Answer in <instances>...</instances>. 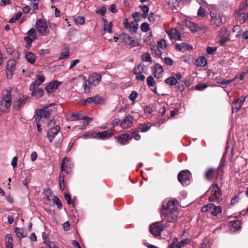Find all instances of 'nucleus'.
<instances>
[{"label": "nucleus", "mask_w": 248, "mask_h": 248, "mask_svg": "<svg viewBox=\"0 0 248 248\" xmlns=\"http://www.w3.org/2000/svg\"><path fill=\"white\" fill-rule=\"evenodd\" d=\"M202 248H210V243L209 240L205 239L202 244Z\"/></svg>", "instance_id": "nucleus-55"}, {"label": "nucleus", "mask_w": 248, "mask_h": 248, "mask_svg": "<svg viewBox=\"0 0 248 248\" xmlns=\"http://www.w3.org/2000/svg\"><path fill=\"white\" fill-rule=\"evenodd\" d=\"M217 50V47L208 46L207 47L206 51L208 54H213Z\"/></svg>", "instance_id": "nucleus-61"}, {"label": "nucleus", "mask_w": 248, "mask_h": 248, "mask_svg": "<svg viewBox=\"0 0 248 248\" xmlns=\"http://www.w3.org/2000/svg\"><path fill=\"white\" fill-rule=\"evenodd\" d=\"M103 101L102 98L99 95H95L93 97H88L87 99L82 100L81 103L84 105L92 104L93 103L101 104Z\"/></svg>", "instance_id": "nucleus-16"}, {"label": "nucleus", "mask_w": 248, "mask_h": 248, "mask_svg": "<svg viewBox=\"0 0 248 248\" xmlns=\"http://www.w3.org/2000/svg\"><path fill=\"white\" fill-rule=\"evenodd\" d=\"M104 29L105 31H107L109 33H111L112 32L111 22L108 23V22L106 19L104 20Z\"/></svg>", "instance_id": "nucleus-36"}, {"label": "nucleus", "mask_w": 248, "mask_h": 248, "mask_svg": "<svg viewBox=\"0 0 248 248\" xmlns=\"http://www.w3.org/2000/svg\"><path fill=\"white\" fill-rule=\"evenodd\" d=\"M164 227L161 222H156L151 225L150 231L152 234L155 237L159 236L163 231Z\"/></svg>", "instance_id": "nucleus-11"}, {"label": "nucleus", "mask_w": 248, "mask_h": 248, "mask_svg": "<svg viewBox=\"0 0 248 248\" xmlns=\"http://www.w3.org/2000/svg\"><path fill=\"white\" fill-rule=\"evenodd\" d=\"M208 86L207 83L199 84L195 86V89L199 91H202Z\"/></svg>", "instance_id": "nucleus-52"}, {"label": "nucleus", "mask_w": 248, "mask_h": 248, "mask_svg": "<svg viewBox=\"0 0 248 248\" xmlns=\"http://www.w3.org/2000/svg\"><path fill=\"white\" fill-rule=\"evenodd\" d=\"M138 28V24L135 21L133 24L131 25V28L129 29V31L132 33L136 32L137 31Z\"/></svg>", "instance_id": "nucleus-51"}, {"label": "nucleus", "mask_w": 248, "mask_h": 248, "mask_svg": "<svg viewBox=\"0 0 248 248\" xmlns=\"http://www.w3.org/2000/svg\"><path fill=\"white\" fill-rule=\"evenodd\" d=\"M16 67V61L14 59L9 60L7 64V69L15 70Z\"/></svg>", "instance_id": "nucleus-41"}, {"label": "nucleus", "mask_w": 248, "mask_h": 248, "mask_svg": "<svg viewBox=\"0 0 248 248\" xmlns=\"http://www.w3.org/2000/svg\"><path fill=\"white\" fill-rule=\"evenodd\" d=\"M152 124L150 123L140 124L137 129L138 131L146 132L149 131L151 128Z\"/></svg>", "instance_id": "nucleus-24"}, {"label": "nucleus", "mask_w": 248, "mask_h": 248, "mask_svg": "<svg viewBox=\"0 0 248 248\" xmlns=\"http://www.w3.org/2000/svg\"><path fill=\"white\" fill-rule=\"evenodd\" d=\"M191 176V173L188 170L181 171L178 175V180L183 185H187Z\"/></svg>", "instance_id": "nucleus-13"}, {"label": "nucleus", "mask_w": 248, "mask_h": 248, "mask_svg": "<svg viewBox=\"0 0 248 248\" xmlns=\"http://www.w3.org/2000/svg\"><path fill=\"white\" fill-rule=\"evenodd\" d=\"M141 10L143 11V14L141 15V17L145 18L147 17L148 13L149 12V7L145 5H142L140 6Z\"/></svg>", "instance_id": "nucleus-42"}, {"label": "nucleus", "mask_w": 248, "mask_h": 248, "mask_svg": "<svg viewBox=\"0 0 248 248\" xmlns=\"http://www.w3.org/2000/svg\"><path fill=\"white\" fill-rule=\"evenodd\" d=\"M45 194L46 197V203H47L52 198H53V193L50 189H48L45 191Z\"/></svg>", "instance_id": "nucleus-40"}, {"label": "nucleus", "mask_w": 248, "mask_h": 248, "mask_svg": "<svg viewBox=\"0 0 248 248\" xmlns=\"http://www.w3.org/2000/svg\"><path fill=\"white\" fill-rule=\"evenodd\" d=\"M12 104L11 92L10 90L3 91L2 97L0 99V110L6 112Z\"/></svg>", "instance_id": "nucleus-1"}, {"label": "nucleus", "mask_w": 248, "mask_h": 248, "mask_svg": "<svg viewBox=\"0 0 248 248\" xmlns=\"http://www.w3.org/2000/svg\"><path fill=\"white\" fill-rule=\"evenodd\" d=\"M124 39L125 40L126 42H128L129 44L133 46H136L139 45V43L137 41L132 39L128 34H124Z\"/></svg>", "instance_id": "nucleus-30"}, {"label": "nucleus", "mask_w": 248, "mask_h": 248, "mask_svg": "<svg viewBox=\"0 0 248 248\" xmlns=\"http://www.w3.org/2000/svg\"><path fill=\"white\" fill-rule=\"evenodd\" d=\"M163 221L167 222L174 223L178 216V211L162 212Z\"/></svg>", "instance_id": "nucleus-9"}, {"label": "nucleus", "mask_w": 248, "mask_h": 248, "mask_svg": "<svg viewBox=\"0 0 248 248\" xmlns=\"http://www.w3.org/2000/svg\"><path fill=\"white\" fill-rule=\"evenodd\" d=\"M241 222L239 220L232 221L230 224L231 229H234L233 231L239 230L241 227Z\"/></svg>", "instance_id": "nucleus-29"}, {"label": "nucleus", "mask_w": 248, "mask_h": 248, "mask_svg": "<svg viewBox=\"0 0 248 248\" xmlns=\"http://www.w3.org/2000/svg\"><path fill=\"white\" fill-rule=\"evenodd\" d=\"M233 32L237 31V33L235 35V37L238 38L241 36L242 31H241V27L239 25L234 26L232 30Z\"/></svg>", "instance_id": "nucleus-46"}, {"label": "nucleus", "mask_w": 248, "mask_h": 248, "mask_svg": "<svg viewBox=\"0 0 248 248\" xmlns=\"http://www.w3.org/2000/svg\"><path fill=\"white\" fill-rule=\"evenodd\" d=\"M190 240L188 239H184L180 242H178V238L176 237H174L172 242L169 245V248H182V247L188 244Z\"/></svg>", "instance_id": "nucleus-14"}, {"label": "nucleus", "mask_w": 248, "mask_h": 248, "mask_svg": "<svg viewBox=\"0 0 248 248\" xmlns=\"http://www.w3.org/2000/svg\"><path fill=\"white\" fill-rule=\"evenodd\" d=\"M117 139L119 143L122 145H124L126 143L127 141L132 139V137L129 134L124 133L118 136Z\"/></svg>", "instance_id": "nucleus-21"}, {"label": "nucleus", "mask_w": 248, "mask_h": 248, "mask_svg": "<svg viewBox=\"0 0 248 248\" xmlns=\"http://www.w3.org/2000/svg\"><path fill=\"white\" fill-rule=\"evenodd\" d=\"M153 71L155 77L158 78H162L163 70L162 66L160 64L158 63L155 64Z\"/></svg>", "instance_id": "nucleus-23"}, {"label": "nucleus", "mask_w": 248, "mask_h": 248, "mask_svg": "<svg viewBox=\"0 0 248 248\" xmlns=\"http://www.w3.org/2000/svg\"><path fill=\"white\" fill-rule=\"evenodd\" d=\"M60 130V127L56 125L54 127L50 128L47 131V137L50 142H52L54 138L58 134Z\"/></svg>", "instance_id": "nucleus-19"}, {"label": "nucleus", "mask_w": 248, "mask_h": 248, "mask_svg": "<svg viewBox=\"0 0 248 248\" xmlns=\"http://www.w3.org/2000/svg\"><path fill=\"white\" fill-rule=\"evenodd\" d=\"M45 79V78L44 75H38L37 76V78L32 83V86L31 87V88H35L38 87V86L44 82Z\"/></svg>", "instance_id": "nucleus-26"}, {"label": "nucleus", "mask_w": 248, "mask_h": 248, "mask_svg": "<svg viewBox=\"0 0 248 248\" xmlns=\"http://www.w3.org/2000/svg\"><path fill=\"white\" fill-rule=\"evenodd\" d=\"M106 12V8L105 6L102 7L100 9H98L96 12L99 13L101 16H104Z\"/></svg>", "instance_id": "nucleus-64"}, {"label": "nucleus", "mask_w": 248, "mask_h": 248, "mask_svg": "<svg viewBox=\"0 0 248 248\" xmlns=\"http://www.w3.org/2000/svg\"><path fill=\"white\" fill-rule=\"evenodd\" d=\"M178 202L175 199H165L162 202V212H174L178 211Z\"/></svg>", "instance_id": "nucleus-6"}, {"label": "nucleus", "mask_w": 248, "mask_h": 248, "mask_svg": "<svg viewBox=\"0 0 248 248\" xmlns=\"http://www.w3.org/2000/svg\"><path fill=\"white\" fill-rule=\"evenodd\" d=\"M229 40H230V38L228 36V35H227L226 36H222L221 39L220 40V44L221 45H224L226 43V42L228 41Z\"/></svg>", "instance_id": "nucleus-62"}, {"label": "nucleus", "mask_w": 248, "mask_h": 248, "mask_svg": "<svg viewBox=\"0 0 248 248\" xmlns=\"http://www.w3.org/2000/svg\"><path fill=\"white\" fill-rule=\"evenodd\" d=\"M235 16L241 23H244L248 19V14L243 12L241 8L235 12Z\"/></svg>", "instance_id": "nucleus-20"}, {"label": "nucleus", "mask_w": 248, "mask_h": 248, "mask_svg": "<svg viewBox=\"0 0 248 248\" xmlns=\"http://www.w3.org/2000/svg\"><path fill=\"white\" fill-rule=\"evenodd\" d=\"M101 80V76L96 73L91 75L86 81H85L84 87L85 92L87 93L90 91V89L92 86H95L98 85Z\"/></svg>", "instance_id": "nucleus-3"}, {"label": "nucleus", "mask_w": 248, "mask_h": 248, "mask_svg": "<svg viewBox=\"0 0 248 248\" xmlns=\"http://www.w3.org/2000/svg\"><path fill=\"white\" fill-rule=\"evenodd\" d=\"M186 44L185 43H182L180 44H176L175 46V48L179 51L184 52L186 50Z\"/></svg>", "instance_id": "nucleus-38"}, {"label": "nucleus", "mask_w": 248, "mask_h": 248, "mask_svg": "<svg viewBox=\"0 0 248 248\" xmlns=\"http://www.w3.org/2000/svg\"><path fill=\"white\" fill-rule=\"evenodd\" d=\"M14 70L6 68V76L8 78L11 79L13 78V75H14Z\"/></svg>", "instance_id": "nucleus-59"}, {"label": "nucleus", "mask_w": 248, "mask_h": 248, "mask_svg": "<svg viewBox=\"0 0 248 248\" xmlns=\"http://www.w3.org/2000/svg\"><path fill=\"white\" fill-rule=\"evenodd\" d=\"M140 28L141 31L144 32H147L150 30L149 25L147 22L142 23L140 26Z\"/></svg>", "instance_id": "nucleus-53"}, {"label": "nucleus", "mask_w": 248, "mask_h": 248, "mask_svg": "<svg viewBox=\"0 0 248 248\" xmlns=\"http://www.w3.org/2000/svg\"><path fill=\"white\" fill-rule=\"evenodd\" d=\"M138 96V93L136 91H132L129 96V99L131 101L135 100Z\"/></svg>", "instance_id": "nucleus-57"}, {"label": "nucleus", "mask_w": 248, "mask_h": 248, "mask_svg": "<svg viewBox=\"0 0 248 248\" xmlns=\"http://www.w3.org/2000/svg\"><path fill=\"white\" fill-rule=\"evenodd\" d=\"M53 202L56 204L57 207L59 209H61L62 208V204L60 200L57 196H54L53 198Z\"/></svg>", "instance_id": "nucleus-50"}, {"label": "nucleus", "mask_w": 248, "mask_h": 248, "mask_svg": "<svg viewBox=\"0 0 248 248\" xmlns=\"http://www.w3.org/2000/svg\"><path fill=\"white\" fill-rule=\"evenodd\" d=\"M210 196L209 197V201L210 202H217L220 204L222 201V193L221 190L218 187V184L215 183L211 185L210 187Z\"/></svg>", "instance_id": "nucleus-2"}, {"label": "nucleus", "mask_w": 248, "mask_h": 248, "mask_svg": "<svg viewBox=\"0 0 248 248\" xmlns=\"http://www.w3.org/2000/svg\"><path fill=\"white\" fill-rule=\"evenodd\" d=\"M223 168L219 166L215 169L213 168H208L204 172V177L208 181H212L217 180L219 177L220 172H222Z\"/></svg>", "instance_id": "nucleus-5"}, {"label": "nucleus", "mask_w": 248, "mask_h": 248, "mask_svg": "<svg viewBox=\"0 0 248 248\" xmlns=\"http://www.w3.org/2000/svg\"><path fill=\"white\" fill-rule=\"evenodd\" d=\"M133 117L128 115L126 116L124 119L121 122L120 126L124 129H126L130 127L133 125Z\"/></svg>", "instance_id": "nucleus-18"}, {"label": "nucleus", "mask_w": 248, "mask_h": 248, "mask_svg": "<svg viewBox=\"0 0 248 248\" xmlns=\"http://www.w3.org/2000/svg\"><path fill=\"white\" fill-rule=\"evenodd\" d=\"M26 60L31 64H33L36 60L35 55L31 52H28L26 54Z\"/></svg>", "instance_id": "nucleus-31"}, {"label": "nucleus", "mask_w": 248, "mask_h": 248, "mask_svg": "<svg viewBox=\"0 0 248 248\" xmlns=\"http://www.w3.org/2000/svg\"><path fill=\"white\" fill-rule=\"evenodd\" d=\"M243 105L241 103H239L236 101L232 106V113L237 112L241 108Z\"/></svg>", "instance_id": "nucleus-43"}, {"label": "nucleus", "mask_w": 248, "mask_h": 248, "mask_svg": "<svg viewBox=\"0 0 248 248\" xmlns=\"http://www.w3.org/2000/svg\"><path fill=\"white\" fill-rule=\"evenodd\" d=\"M112 129H109L99 132H94L93 134V137L101 139H108L112 135Z\"/></svg>", "instance_id": "nucleus-17"}, {"label": "nucleus", "mask_w": 248, "mask_h": 248, "mask_svg": "<svg viewBox=\"0 0 248 248\" xmlns=\"http://www.w3.org/2000/svg\"><path fill=\"white\" fill-rule=\"evenodd\" d=\"M37 31L42 35L45 36L48 33L46 22L42 19L38 20L35 24Z\"/></svg>", "instance_id": "nucleus-10"}, {"label": "nucleus", "mask_w": 248, "mask_h": 248, "mask_svg": "<svg viewBox=\"0 0 248 248\" xmlns=\"http://www.w3.org/2000/svg\"><path fill=\"white\" fill-rule=\"evenodd\" d=\"M28 97L27 96L22 94H19L13 101V107L16 110H19L26 104Z\"/></svg>", "instance_id": "nucleus-7"}, {"label": "nucleus", "mask_w": 248, "mask_h": 248, "mask_svg": "<svg viewBox=\"0 0 248 248\" xmlns=\"http://www.w3.org/2000/svg\"><path fill=\"white\" fill-rule=\"evenodd\" d=\"M164 61H165V63L170 66H171L173 64V60L170 58H169V57L165 58L164 59Z\"/></svg>", "instance_id": "nucleus-63"}, {"label": "nucleus", "mask_w": 248, "mask_h": 248, "mask_svg": "<svg viewBox=\"0 0 248 248\" xmlns=\"http://www.w3.org/2000/svg\"><path fill=\"white\" fill-rule=\"evenodd\" d=\"M214 204L210 203L204 205L202 208L201 211L202 212H209L211 213L214 208Z\"/></svg>", "instance_id": "nucleus-37"}, {"label": "nucleus", "mask_w": 248, "mask_h": 248, "mask_svg": "<svg viewBox=\"0 0 248 248\" xmlns=\"http://www.w3.org/2000/svg\"><path fill=\"white\" fill-rule=\"evenodd\" d=\"M195 63L197 66H204L207 64V60L203 57H200L196 60Z\"/></svg>", "instance_id": "nucleus-32"}, {"label": "nucleus", "mask_w": 248, "mask_h": 248, "mask_svg": "<svg viewBox=\"0 0 248 248\" xmlns=\"http://www.w3.org/2000/svg\"><path fill=\"white\" fill-rule=\"evenodd\" d=\"M133 23V22L129 23L127 18L124 19L123 21V24L124 25V27L127 29H129Z\"/></svg>", "instance_id": "nucleus-56"}, {"label": "nucleus", "mask_w": 248, "mask_h": 248, "mask_svg": "<svg viewBox=\"0 0 248 248\" xmlns=\"http://www.w3.org/2000/svg\"><path fill=\"white\" fill-rule=\"evenodd\" d=\"M5 245L6 248H13V239L11 234L5 236Z\"/></svg>", "instance_id": "nucleus-27"}, {"label": "nucleus", "mask_w": 248, "mask_h": 248, "mask_svg": "<svg viewBox=\"0 0 248 248\" xmlns=\"http://www.w3.org/2000/svg\"><path fill=\"white\" fill-rule=\"evenodd\" d=\"M210 24L213 28H219L222 25V17L218 11L216 9L212 10L210 11Z\"/></svg>", "instance_id": "nucleus-4"}, {"label": "nucleus", "mask_w": 248, "mask_h": 248, "mask_svg": "<svg viewBox=\"0 0 248 248\" xmlns=\"http://www.w3.org/2000/svg\"><path fill=\"white\" fill-rule=\"evenodd\" d=\"M147 84L149 86L153 87L155 84V81L153 77L149 76L147 78Z\"/></svg>", "instance_id": "nucleus-48"}, {"label": "nucleus", "mask_w": 248, "mask_h": 248, "mask_svg": "<svg viewBox=\"0 0 248 248\" xmlns=\"http://www.w3.org/2000/svg\"><path fill=\"white\" fill-rule=\"evenodd\" d=\"M177 31V30L173 29L167 32L168 35L169 36V38H170V40H172L174 39V38H175V35L176 34Z\"/></svg>", "instance_id": "nucleus-47"}, {"label": "nucleus", "mask_w": 248, "mask_h": 248, "mask_svg": "<svg viewBox=\"0 0 248 248\" xmlns=\"http://www.w3.org/2000/svg\"><path fill=\"white\" fill-rule=\"evenodd\" d=\"M165 82L170 86L176 85L178 83V80L174 77L168 78L165 80Z\"/></svg>", "instance_id": "nucleus-34"}, {"label": "nucleus", "mask_w": 248, "mask_h": 248, "mask_svg": "<svg viewBox=\"0 0 248 248\" xmlns=\"http://www.w3.org/2000/svg\"><path fill=\"white\" fill-rule=\"evenodd\" d=\"M44 243L48 248H54V247L56 246L53 242L47 240H45Z\"/></svg>", "instance_id": "nucleus-60"}, {"label": "nucleus", "mask_w": 248, "mask_h": 248, "mask_svg": "<svg viewBox=\"0 0 248 248\" xmlns=\"http://www.w3.org/2000/svg\"><path fill=\"white\" fill-rule=\"evenodd\" d=\"M141 58L143 61L146 62H151L152 59L150 55L148 53H144L141 56Z\"/></svg>", "instance_id": "nucleus-45"}, {"label": "nucleus", "mask_w": 248, "mask_h": 248, "mask_svg": "<svg viewBox=\"0 0 248 248\" xmlns=\"http://www.w3.org/2000/svg\"><path fill=\"white\" fill-rule=\"evenodd\" d=\"M186 26L192 32H196L202 31L205 32L207 30V28L204 26H200L197 23L189 21L187 22Z\"/></svg>", "instance_id": "nucleus-15"}, {"label": "nucleus", "mask_w": 248, "mask_h": 248, "mask_svg": "<svg viewBox=\"0 0 248 248\" xmlns=\"http://www.w3.org/2000/svg\"><path fill=\"white\" fill-rule=\"evenodd\" d=\"M69 119L71 121L78 120H80V119H85V120L86 119L87 120V124H88L89 123H90L92 120V118H90L89 117H80V116L79 115V114L78 113H72L69 114Z\"/></svg>", "instance_id": "nucleus-22"}, {"label": "nucleus", "mask_w": 248, "mask_h": 248, "mask_svg": "<svg viewBox=\"0 0 248 248\" xmlns=\"http://www.w3.org/2000/svg\"><path fill=\"white\" fill-rule=\"evenodd\" d=\"M139 131H138V130L136 128L134 130H132L130 133H131V137L132 138L136 140H139L140 139V135L138 133Z\"/></svg>", "instance_id": "nucleus-35"}, {"label": "nucleus", "mask_w": 248, "mask_h": 248, "mask_svg": "<svg viewBox=\"0 0 248 248\" xmlns=\"http://www.w3.org/2000/svg\"><path fill=\"white\" fill-rule=\"evenodd\" d=\"M47 107L43 109H38L36 111V116L34 119L36 122H40L42 118H48L51 113L50 109H46Z\"/></svg>", "instance_id": "nucleus-12"}, {"label": "nucleus", "mask_w": 248, "mask_h": 248, "mask_svg": "<svg viewBox=\"0 0 248 248\" xmlns=\"http://www.w3.org/2000/svg\"><path fill=\"white\" fill-rule=\"evenodd\" d=\"M31 89L32 91V95L36 97H41L44 93V91L43 89L38 88L37 87L35 88H31Z\"/></svg>", "instance_id": "nucleus-28"}, {"label": "nucleus", "mask_w": 248, "mask_h": 248, "mask_svg": "<svg viewBox=\"0 0 248 248\" xmlns=\"http://www.w3.org/2000/svg\"><path fill=\"white\" fill-rule=\"evenodd\" d=\"M85 18L83 16H78L77 18H75L74 20L75 23L77 25H83L85 23Z\"/></svg>", "instance_id": "nucleus-49"}, {"label": "nucleus", "mask_w": 248, "mask_h": 248, "mask_svg": "<svg viewBox=\"0 0 248 248\" xmlns=\"http://www.w3.org/2000/svg\"><path fill=\"white\" fill-rule=\"evenodd\" d=\"M69 159L67 157H65L62 159L61 164V170L62 172L60 173L59 178V186L62 190H63L64 189V175L63 173V171L65 172L66 173H68L67 170L66 169L67 165H65V161H69Z\"/></svg>", "instance_id": "nucleus-8"}, {"label": "nucleus", "mask_w": 248, "mask_h": 248, "mask_svg": "<svg viewBox=\"0 0 248 248\" xmlns=\"http://www.w3.org/2000/svg\"><path fill=\"white\" fill-rule=\"evenodd\" d=\"M167 46L166 41L164 39H162L157 43V47H160L161 48H165Z\"/></svg>", "instance_id": "nucleus-54"}, {"label": "nucleus", "mask_w": 248, "mask_h": 248, "mask_svg": "<svg viewBox=\"0 0 248 248\" xmlns=\"http://www.w3.org/2000/svg\"><path fill=\"white\" fill-rule=\"evenodd\" d=\"M28 36L30 37L33 39L36 38V31L34 28H31L27 32Z\"/></svg>", "instance_id": "nucleus-44"}, {"label": "nucleus", "mask_w": 248, "mask_h": 248, "mask_svg": "<svg viewBox=\"0 0 248 248\" xmlns=\"http://www.w3.org/2000/svg\"><path fill=\"white\" fill-rule=\"evenodd\" d=\"M59 85V84L58 81H53L50 82L49 84L46 86L45 89L47 93H50L57 89Z\"/></svg>", "instance_id": "nucleus-25"}, {"label": "nucleus", "mask_w": 248, "mask_h": 248, "mask_svg": "<svg viewBox=\"0 0 248 248\" xmlns=\"http://www.w3.org/2000/svg\"><path fill=\"white\" fill-rule=\"evenodd\" d=\"M15 232L16 236L19 238L21 239L25 237L24 230L22 228L16 227L15 228Z\"/></svg>", "instance_id": "nucleus-33"}, {"label": "nucleus", "mask_w": 248, "mask_h": 248, "mask_svg": "<svg viewBox=\"0 0 248 248\" xmlns=\"http://www.w3.org/2000/svg\"><path fill=\"white\" fill-rule=\"evenodd\" d=\"M197 15L201 17H204L205 16V12L202 7H200L198 11Z\"/></svg>", "instance_id": "nucleus-58"}, {"label": "nucleus", "mask_w": 248, "mask_h": 248, "mask_svg": "<svg viewBox=\"0 0 248 248\" xmlns=\"http://www.w3.org/2000/svg\"><path fill=\"white\" fill-rule=\"evenodd\" d=\"M222 208L220 206L214 205V208L211 212V214L214 216H217L218 214L221 213Z\"/></svg>", "instance_id": "nucleus-39"}]
</instances>
